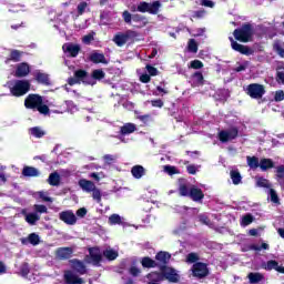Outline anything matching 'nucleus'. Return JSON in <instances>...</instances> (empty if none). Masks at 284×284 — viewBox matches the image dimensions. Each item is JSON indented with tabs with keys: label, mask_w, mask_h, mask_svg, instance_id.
Returning <instances> with one entry per match:
<instances>
[{
	"label": "nucleus",
	"mask_w": 284,
	"mask_h": 284,
	"mask_svg": "<svg viewBox=\"0 0 284 284\" xmlns=\"http://www.w3.org/2000/svg\"><path fill=\"white\" fill-rule=\"evenodd\" d=\"M136 132V124L134 123H125L120 128V135L118 136L121 143H129L130 139H125L128 134H134Z\"/></svg>",
	"instance_id": "nucleus-8"
},
{
	"label": "nucleus",
	"mask_w": 284,
	"mask_h": 284,
	"mask_svg": "<svg viewBox=\"0 0 284 284\" xmlns=\"http://www.w3.org/2000/svg\"><path fill=\"white\" fill-rule=\"evenodd\" d=\"M151 105L153 108H162L163 106V100H161V99L151 100Z\"/></svg>",
	"instance_id": "nucleus-63"
},
{
	"label": "nucleus",
	"mask_w": 284,
	"mask_h": 284,
	"mask_svg": "<svg viewBox=\"0 0 284 284\" xmlns=\"http://www.w3.org/2000/svg\"><path fill=\"white\" fill-rule=\"evenodd\" d=\"M123 21L128 23V26H132V21L134 24V28H145L148 26V18L145 16L135 13L132 14L130 11H123L122 13Z\"/></svg>",
	"instance_id": "nucleus-2"
},
{
	"label": "nucleus",
	"mask_w": 284,
	"mask_h": 284,
	"mask_svg": "<svg viewBox=\"0 0 284 284\" xmlns=\"http://www.w3.org/2000/svg\"><path fill=\"white\" fill-rule=\"evenodd\" d=\"M95 34L97 33L94 31H91L89 34L84 36L82 38L83 43L90 45V43H92V41L94 40Z\"/></svg>",
	"instance_id": "nucleus-50"
},
{
	"label": "nucleus",
	"mask_w": 284,
	"mask_h": 284,
	"mask_svg": "<svg viewBox=\"0 0 284 284\" xmlns=\"http://www.w3.org/2000/svg\"><path fill=\"white\" fill-rule=\"evenodd\" d=\"M21 214L24 216V220L29 225H37V222L41 221V215L39 213H28L27 210H22Z\"/></svg>",
	"instance_id": "nucleus-16"
},
{
	"label": "nucleus",
	"mask_w": 284,
	"mask_h": 284,
	"mask_svg": "<svg viewBox=\"0 0 284 284\" xmlns=\"http://www.w3.org/2000/svg\"><path fill=\"white\" fill-rule=\"evenodd\" d=\"M89 79H92L93 83H87V85H97V81H101V79H105V72L101 69L93 70L92 74H88Z\"/></svg>",
	"instance_id": "nucleus-20"
},
{
	"label": "nucleus",
	"mask_w": 284,
	"mask_h": 284,
	"mask_svg": "<svg viewBox=\"0 0 284 284\" xmlns=\"http://www.w3.org/2000/svg\"><path fill=\"white\" fill-rule=\"evenodd\" d=\"M161 2L154 1L153 3L140 2L138 4V12H149L150 14H159Z\"/></svg>",
	"instance_id": "nucleus-9"
},
{
	"label": "nucleus",
	"mask_w": 284,
	"mask_h": 284,
	"mask_svg": "<svg viewBox=\"0 0 284 284\" xmlns=\"http://www.w3.org/2000/svg\"><path fill=\"white\" fill-rule=\"evenodd\" d=\"M78 185L81 187L83 192L87 193L92 192L97 187V184H94V182L85 179L79 180Z\"/></svg>",
	"instance_id": "nucleus-19"
},
{
	"label": "nucleus",
	"mask_w": 284,
	"mask_h": 284,
	"mask_svg": "<svg viewBox=\"0 0 284 284\" xmlns=\"http://www.w3.org/2000/svg\"><path fill=\"white\" fill-rule=\"evenodd\" d=\"M103 255L108 261H115V258H119V251L112 247H106V250L103 251Z\"/></svg>",
	"instance_id": "nucleus-31"
},
{
	"label": "nucleus",
	"mask_w": 284,
	"mask_h": 284,
	"mask_svg": "<svg viewBox=\"0 0 284 284\" xmlns=\"http://www.w3.org/2000/svg\"><path fill=\"white\" fill-rule=\"evenodd\" d=\"M253 221H254V217L251 214H246L242 217L241 225L243 227H247V225H251Z\"/></svg>",
	"instance_id": "nucleus-47"
},
{
	"label": "nucleus",
	"mask_w": 284,
	"mask_h": 284,
	"mask_svg": "<svg viewBox=\"0 0 284 284\" xmlns=\"http://www.w3.org/2000/svg\"><path fill=\"white\" fill-rule=\"evenodd\" d=\"M246 163L251 170H256L261 165V161H258V158L256 156H246Z\"/></svg>",
	"instance_id": "nucleus-35"
},
{
	"label": "nucleus",
	"mask_w": 284,
	"mask_h": 284,
	"mask_svg": "<svg viewBox=\"0 0 284 284\" xmlns=\"http://www.w3.org/2000/svg\"><path fill=\"white\" fill-rule=\"evenodd\" d=\"M277 172V182L280 183L281 187L284 190V165H280L276 168Z\"/></svg>",
	"instance_id": "nucleus-42"
},
{
	"label": "nucleus",
	"mask_w": 284,
	"mask_h": 284,
	"mask_svg": "<svg viewBox=\"0 0 284 284\" xmlns=\"http://www.w3.org/2000/svg\"><path fill=\"white\" fill-rule=\"evenodd\" d=\"M72 268L78 272V274H85L88 272V270L85 268V264H83V262L79 261V260H73L72 262Z\"/></svg>",
	"instance_id": "nucleus-29"
},
{
	"label": "nucleus",
	"mask_w": 284,
	"mask_h": 284,
	"mask_svg": "<svg viewBox=\"0 0 284 284\" xmlns=\"http://www.w3.org/2000/svg\"><path fill=\"white\" fill-rule=\"evenodd\" d=\"M131 174L134 179H143L145 176V168L143 165H134L131 169Z\"/></svg>",
	"instance_id": "nucleus-27"
},
{
	"label": "nucleus",
	"mask_w": 284,
	"mask_h": 284,
	"mask_svg": "<svg viewBox=\"0 0 284 284\" xmlns=\"http://www.w3.org/2000/svg\"><path fill=\"white\" fill-rule=\"evenodd\" d=\"M239 136V130L230 129L219 132V140L221 143H227V141H234Z\"/></svg>",
	"instance_id": "nucleus-10"
},
{
	"label": "nucleus",
	"mask_w": 284,
	"mask_h": 284,
	"mask_svg": "<svg viewBox=\"0 0 284 284\" xmlns=\"http://www.w3.org/2000/svg\"><path fill=\"white\" fill-rule=\"evenodd\" d=\"M59 219L65 223V225H77V215L70 210L60 212Z\"/></svg>",
	"instance_id": "nucleus-12"
},
{
	"label": "nucleus",
	"mask_w": 284,
	"mask_h": 284,
	"mask_svg": "<svg viewBox=\"0 0 284 284\" xmlns=\"http://www.w3.org/2000/svg\"><path fill=\"white\" fill-rule=\"evenodd\" d=\"M189 196L190 199H192V201L199 202V201H203L205 195L203 194V191H201V189L196 186H191Z\"/></svg>",
	"instance_id": "nucleus-23"
},
{
	"label": "nucleus",
	"mask_w": 284,
	"mask_h": 284,
	"mask_svg": "<svg viewBox=\"0 0 284 284\" xmlns=\"http://www.w3.org/2000/svg\"><path fill=\"white\" fill-rule=\"evenodd\" d=\"M37 195L39 196V199H42V201H44L45 203H52V197L48 196V193L39 191Z\"/></svg>",
	"instance_id": "nucleus-52"
},
{
	"label": "nucleus",
	"mask_w": 284,
	"mask_h": 284,
	"mask_svg": "<svg viewBox=\"0 0 284 284\" xmlns=\"http://www.w3.org/2000/svg\"><path fill=\"white\" fill-rule=\"evenodd\" d=\"M33 77L38 83H42V85H50V75L48 73L37 70L33 72Z\"/></svg>",
	"instance_id": "nucleus-18"
},
{
	"label": "nucleus",
	"mask_w": 284,
	"mask_h": 284,
	"mask_svg": "<svg viewBox=\"0 0 284 284\" xmlns=\"http://www.w3.org/2000/svg\"><path fill=\"white\" fill-rule=\"evenodd\" d=\"M65 105H67L68 112H70L71 114H74V112H77L79 110L77 108V104H74V102H72V101H65Z\"/></svg>",
	"instance_id": "nucleus-51"
},
{
	"label": "nucleus",
	"mask_w": 284,
	"mask_h": 284,
	"mask_svg": "<svg viewBox=\"0 0 284 284\" xmlns=\"http://www.w3.org/2000/svg\"><path fill=\"white\" fill-rule=\"evenodd\" d=\"M262 268L266 270V272H272V270H276L278 268V262L274 261V260H270L267 262L262 263Z\"/></svg>",
	"instance_id": "nucleus-37"
},
{
	"label": "nucleus",
	"mask_w": 284,
	"mask_h": 284,
	"mask_svg": "<svg viewBox=\"0 0 284 284\" xmlns=\"http://www.w3.org/2000/svg\"><path fill=\"white\" fill-rule=\"evenodd\" d=\"M64 281L67 284H83V283H85L83 281V278L79 277V275L72 271L64 272Z\"/></svg>",
	"instance_id": "nucleus-15"
},
{
	"label": "nucleus",
	"mask_w": 284,
	"mask_h": 284,
	"mask_svg": "<svg viewBox=\"0 0 284 284\" xmlns=\"http://www.w3.org/2000/svg\"><path fill=\"white\" fill-rule=\"evenodd\" d=\"M139 274H141V270H139V267L132 266V267L130 268V275H131V276H139Z\"/></svg>",
	"instance_id": "nucleus-64"
},
{
	"label": "nucleus",
	"mask_w": 284,
	"mask_h": 284,
	"mask_svg": "<svg viewBox=\"0 0 284 284\" xmlns=\"http://www.w3.org/2000/svg\"><path fill=\"white\" fill-rule=\"evenodd\" d=\"M29 134L34 139H43L45 136V130L41 126H33L29 129Z\"/></svg>",
	"instance_id": "nucleus-28"
},
{
	"label": "nucleus",
	"mask_w": 284,
	"mask_h": 284,
	"mask_svg": "<svg viewBox=\"0 0 284 284\" xmlns=\"http://www.w3.org/2000/svg\"><path fill=\"white\" fill-rule=\"evenodd\" d=\"M10 92L13 97H23L30 92V81L28 80H17L10 84Z\"/></svg>",
	"instance_id": "nucleus-3"
},
{
	"label": "nucleus",
	"mask_w": 284,
	"mask_h": 284,
	"mask_svg": "<svg viewBox=\"0 0 284 284\" xmlns=\"http://www.w3.org/2000/svg\"><path fill=\"white\" fill-rule=\"evenodd\" d=\"M21 241L23 245H28V243H30V245H39V243H41V237L37 233H31L28 237H24Z\"/></svg>",
	"instance_id": "nucleus-25"
},
{
	"label": "nucleus",
	"mask_w": 284,
	"mask_h": 284,
	"mask_svg": "<svg viewBox=\"0 0 284 284\" xmlns=\"http://www.w3.org/2000/svg\"><path fill=\"white\" fill-rule=\"evenodd\" d=\"M160 274H162L163 281L165 278L169 283H179V273L172 267H164Z\"/></svg>",
	"instance_id": "nucleus-11"
},
{
	"label": "nucleus",
	"mask_w": 284,
	"mask_h": 284,
	"mask_svg": "<svg viewBox=\"0 0 284 284\" xmlns=\"http://www.w3.org/2000/svg\"><path fill=\"white\" fill-rule=\"evenodd\" d=\"M89 59L92 63H102L103 65H108V63H110V61L105 59V55L99 52L91 53Z\"/></svg>",
	"instance_id": "nucleus-24"
},
{
	"label": "nucleus",
	"mask_w": 284,
	"mask_h": 284,
	"mask_svg": "<svg viewBox=\"0 0 284 284\" xmlns=\"http://www.w3.org/2000/svg\"><path fill=\"white\" fill-rule=\"evenodd\" d=\"M57 256L58 258H63V260L70 258V256H72V248L70 247L58 248Z\"/></svg>",
	"instance_id": "nucleus-32"
},
{
	"label": "nucleus",
	"mask_w": 284,
	"mask_h": 284,
	"mask_svg": "<svg viewBox=\"0 0 284 284\" xmlns=\"http://www.w3.org/2000/svg\"><path fill=\"white\" fill-rule=\"evenodd\" d=\"M89 263H92V265H99L101 263V251L98 247H93L89 250Z\"/></svg>",
	"instance_id": "nucleus-17"
},
{
	"label": "nucleus",
	"mask_w": 284,
	"mask_h": 284,
	"mask_svg": "<svg viewBox=\"0 0 284 284\" xmlns=\"http://www.w3.org/2000/svg\"><path fill=\"white\" fill-rule=\"evenodd\" d=\"M247 278H248V283L258 284L265 281V275L258 272H251L248 273Z\"/></svg>",
	"instance_id": "nucleus-22"
},
{
	"label": "nucleus",
	"mask_w": 284,
	"mask_h": 284,
	"mask_svg": "<svg viewBox=\"0 0 284 284\" xmlns=\"http://www.w3.org/2000/svg\"><path fill=\"white\" fill-rule=\"evenodd\" d=\"M26 108H29L31 110H38L40 114H49L50 108L48 105L43 104V98H41L38 94H30L24 101Z\"/></svg>",
	"instance_id": "nucleus-1"
},
{
	"label": "nucleus",
	"mask_w": 284,
	"mask_h": 284,
	"mask_svg": "<svg viewBox=\"0 0 284 284\" xmlns=\"http://www.w3.org/2000/svg\"><path fill=\"white\" fill-rule=\"evenodd\" d=\"M273 50L284 59V42L283 41H275L273 44Z\"/></svg>",
	"instance_id": "nucleus-41"
},
{
	"label": "nucleus",
	"mask_w": 284,
	"mask_h": 284,
	"mask_svg": "<svg viewBox=\"0 0 284 284\" xmlns=\"http://www.w3.org/2000/svg\"><path fill=\"white\" fill-rule=\"evenodd\" d=\"M28 74H30V65L28 63L22 62L17 65L16 77L23 78V77H28Z\"/></svg>",
	"instance_id": "nucleus-21"
},
{
	"label": "nucleus",
	"mask_w": 284,
	"mask_h": 284,
	"mask_svg": "<svg viewBox=\"0 0 284 284\" xmlns=\"http://www.w3.org/2000/svg\"><path fill=\"white\" fill-rule=\"evenodd\" d=\"M110 225H123V217L119 214H112L109 217Z\"/></svg>",
	"instance_id": "nucleus-43"
},
{
	"label": "nucleus",
	"mask_w": 284,
	"mask_h": 284,
	"mask_svg": "<svg viewBox=\"0 0 284 284\" xmlns=\"http://www.w3.org/2000/svg\"><path fill=\"white\" fill-rule=\"evenodd\" d=\"M268 196L272 203H278V194H276V191L274 189L268 190Z\"/></svg>",
	"instance_id": "nucleus-54"
},
{
	"label": "nucleus",
	"mask_w": 284,
	"mask_h": 284,
	"mask_svg": "<svg viewBox=\"0 0 284 284\" xmlns=\"http://www.w3.org/2000/svg\"><path fill=\"white\" fill-rule=\"evenodd\" d=\"M156 261H160V263H168L170 261L171 255L168 252H160L155 255Z\"/></svg>",
	"instance_id": "nucleus-44"
},
{
	"label": "nucleus",
	"mask_w": 284,
	"mask_h": 284,
	"mask_svg": "<svg viewBox=\"0 0 284 284\" xmlns=\"http://www.w3.org/2000/svg\"><path fill=\"white\" fill-rule=\"evenodd\" d=\"M89 11H90V6L85 1H82L77 6V17H81Z\"/></svg>",
	"instance_id": "nucleus-36"
},
{
	"label": "nucleus",
	"mask_w": 284,
	"mask_h": 284,
	"mask_svg": "<svg viewBox=\"0 0 284 284\" xmlns=\"http://www.w3.org/2000/svg\"><path fill=\"white\" fill-rule=\"evenodd\" d=\"M179 191L181 196H190V189L185 184L180 185Z\"/></svg>",
	"instance_id": "nucleus-58"
},
{
	"label": "nucleus",
	"mask_w": 284,
	"mask_h": 284,
	"mask_svg": "<svg viewBox=\"0 0 284 284\" xmlns=\"http://www.w3.org/2000/svg\"><path fill=\"white\" fill-rule=\"evenodd\" d=\"M48 183L49 185L58 186L61 183V175L57 172L51 173L49 175Z\"/></svg>",
	"instance_id": "nucleus-39"
},
{
	"label": "nucleus",
	"mask_w": 284,
	"mask_h": 284,
	"mask_svg": "<svg viewBox=\"0 0 284 284\" xmlns=\"http://www.w3.org/2000/svg\"><path fill=\"white\" fill-rule=\"evenodd\" d=\"M136 37H139V33L136 31L128 30L126 32L115 34L113 38V42L119 48H123V45H125L128 41H134Z\"/></svg>",
	"instance_id": "nucleus-4"
},
{
	"label": "nucleus",
	"mask_w": 284,
	"mask_h": 284,
	"mask_svg": "<svg viewBox=\"0 0 284 284\" xmlns=\"http://www.w3.org/2000/svg\"><path fill=\"white\" fill-rule=\"evenodd\" d=\"M33 210L36 214H39L41 216V214H48V206L43 205V204H36L33 205Z\"/></svg>",
	"instance_id": "nucleus-45"
},
{
	"label": "nucleus",
	"mask_w": 284,
	"mask_h": 284,
	"mask_svg": "<svg viewBox=\"0 0 284 284\" xmlns=\"http://www.w3.org/2000/svg\"><path fill=\"white\" fill-rule=\"evenodd\" d=\"M277 83H282V85H284V68H278L277 69Z\"/></svg>",
	"instance_id": "nucleus-55"
},
{
	"label": "nucleus",
	"mask_w": 284,
	"mask_h": 284,
	"mask_svg": "<svg viewBox=\"0 0 284 284\" xmlns=\"http://www.w3.org/2000/svg\"><path fill=\"white\" fill-rule=\"evenodd\" d=\"M143 267H156V262L150 257H144L142 260Z\"/></svg>",
	"instance_id": "nucleus-48"
},
{
	"label": "nucleus",
	"mask_w": 284,
	"mask_h": 284,
	"mask_svg": "<svg viewBox=\"0 0 284 284\" xmlns=\"http://www.w3.org/2000/svg\"><path fill=\"white\" fill-rule=\"evenodd\" d=\"M103 160L105 161V163L108 165H112V163H114V161H116V156L106 154L103 156Z\"/></svg>",
	"instance_id": "nucleus-60"
},
{
	"label": "nucleus",
	"mask_w": 284,
	"mask_h": 284,
	"mask_svg": "<svg viewBox=\"0 0 284 284\" xmlns=\"http://www.w3.org/2000/svg\"><path fill=\"white\" fill-rule=\"evenodd\" d=\"M187 50L189 52H193L194 54L199 52V44L194 39L189 40Z\"/></svg>",
	"instance_id": "nucleus-46"
},
{
	"label": "nucleus",
	"mask_w": 284,
	"mask_h": 284,
	"mask_svg": "<svg viewBox=\"0 0 284 284\" xmlns=\"http://www.w3.org/2000/svg\"><path fill=\"white\" fill-rule=\"evenodd\" d=\"M193 275L197 278H204V276H207L209 270L207 264L197 262L192 267Z\"/></svg>",
	"instance_id": "nucleus-13"
},
{
	"label": "nucleus",
	"mask_w": 284,
	"mask_h": 284,
	"mask_svg": "<svg viewBox=\"0 0 284 284\" xmlns=\"http://www.w3.org/2000/svg\"><path fill=\"white\" fill-rule=\"evenodd\" d=\"M200 3L205 8H214V1L211 0H200Z\"/></svg>",
	"instance_id": "nucleus-62"
},
{
	"label": "nucleus",
	"mask_w": 284,
	"mask_h": 284,
	"mask_svg": "<svg viewBox=\"0 0 284 284\" xmlns=\"http://www.w3.org/2000/svg\"><path fill=\"white\" fill-rule=\"evenodd\" d=\"M246 94L251 97V99H263L265 94V87L258 83H252L246 88Z\"/></svg>",
	"instance_id": "nucleus-7"
},
{
	"label": "nucleus",
	"mask_w": 284,
	"mask_h": 284,
	"mask_svg": "<svg viewBox=\"0 0 284 284\" xmlns=\"http://www.w3.org/2000/svg\"><path fill=\"white\" fill-rule=\"evenodd\" d=\"M230 176L233 185H240L241 181H243V178L241 176V172H239V170H232L230 172Z\"/></svg>",
	"instance_id": "nucleus-38"
},
{
	"label": "nucleus",
	"mask_w": 284,
	"mask_h": 284,
	"mask_svg": "<svg viewBox=\"0 0 284 284\" xmlns=\"http://www.w3.org/2000/svg\"><path fill=\"white\" fill-rule=\"evenodd\" d=\"M252 34H254V31L250 24H244L241 29H235L233 32L236 41H242V43H247L252 39Z\"/></svg>",
	"instance_id": "nucleus-5"
},
{
	"label": "nucleus",
	"mask_w": 284,
	"mask_h": 284,
	"mask_svg": "<svg viewBox=\"0 0 284 284\" xmlns=\"http://www.w3.org/2000/svg\"><path fill=\"white\" fill-rule=\"evenodd\" d=\"M163 170L169 176H173V174H179V171L176 170V166L172 165H164Z\"/></svg>",
	"instance_id": "nucleus-49"
},
{
	"label": "nucleus",
	"mask_w": 284,
	"mask_h": 284,
	"mask_svg": "<svg viewBox=\"0 0 284 284\" xmlns=\"http://www.w3.org/2000/svg\"><path fill=\"white\" fill-rule=\"evenodd\" d=\"M274 99L276 102L284 101V92L283 90H278L275 92Z\"/></svg>",
	"instance_id": "nucleus-61"
},
{
	"label": "nucleus",
	"mask_w": 284,
	"mask_h": 284,
	"mask_svg": "<svg viewBox=\"0 0 284 284\" xmlns=\"http://www.w3.org/2000/svg\"><path fill=\"white\" fill-rule=\"evenodd\" d=\"M231 41V47L235 52H241V54H250V49L243 44H239V42L234 41V38H229Z\"/></svg>",
	"instance_id": "nucleus-26"
},
{
	"label": "nucleus",
	"mask_w": 284,
	"mask_h": 284,
	"mask_svg": "<svg viewBox=\"0 0 284 284\" xmlns=\"http://www.w3.org/2000/svg\"><path fill=\"white\" fill-rule=\"evenodd\" d=\"M199 261V254L196 253H189L186 256V263H196Z\"/></svg>",
	"instance_id": "nucleus-56"
},
{
	"label": "nucleus",
	"mask_w": 284,
	"mask_h": 284,
	"mask_svg": "<svg viewBox=\"0 0 284 284\" xmlns=\"http://www.w3.org/2000/svg\"><path fill=\"white\" fill-rule=\"evenodd\" d=\"M272 168H274V162L271 159H262L260 161L262 172H267V170H272Z\"/></svg>",
	"instance_id": "nucleus-34"
},
{
	"label": "nucleus",
	"mask_w": 284,
	"mask_h": 284,
	"mask_svg": "<svg viewBox=\"0 0 284 284\" xmlns=\"http://www.w3.org/2000/svg\"><path fill=\"white\" fill-rule=\"evenodd\" d=\"M203 73L201 72H195L192 77H191V85L193 88H199V85H203Z\"/></svg>",
	"instance_id": "nucleus-30"
},
{
	"label": "nucleus",
	"mask_w": 284,
	"mask_h": 284,
	"mask_svg": "<svg viewBox=\"0 0 284 284\" xmlns=\"http://www.w3.org/2000/svg\"><path fill=\"white\" fill-rule=\"evenodd\" d=\"M190 68H193V70H201V68H203V62H201V60H193L191 61Z\"/></svg>",
	"instance_id": "nucleus-57"
},
{
	"label": "nucleus",
	"mask_w": 284,
	"mask_h": 284,
	"mask_svg": "<svg viewBox=\"0 0 284 284\" xmlns=\"http://www.w3.org/2000/svg\"><path fill=\"white\" fill-rule=\"evenodd\" d=\"M62 50L64 54L68 57H79V52H81V47L79 44H74L72 42L64 43L62 45Z\"/></svg>",
	"instance_id": "nucleus-14"
},
{
	"label": "nucleus",
	"mask_w": 284,
	"mask_h": 284,
	"mask_svg": "<svg viewBox=\"0 0 284 284\" xmlns=\"http://www.w3.org/2000/svg\"><path fill=\"white\" fill-rule=\"evenodd\" d=\"M11 61H21V52L13 50L10 55Z\"/></svg>",
	"instance_id": "nucleus-59"
},
{
	"label": "nucleus",
	"mask_w": 284,
	"mask_h": 284,
	"mask_svg": "<svg viewBox=\"0 0 284 284\" xmlns=\"http://www.w3.org/2000/svg\"><path fill=\"white\" fill-rule=\"evenodd\" d=\"M256 187H266V190H271L272 183H270V180L261 176L255 178Z\"/></svg>",
	"instance_id": "nucleus-33"
},
{
	"label": "nucleus",
	"mask_w": 284,
	"mask_h": 284,
	"mask_svg": "<svg viewBox=\"0 0 284 284\" xmlns=\"http://www.w3.org/2000/svg\"><path fill=\"white\" fill-rule=\"evenodd\" d=\"M22 174L23 176H39V170L33 166H24Z\"/></svg>",
	"instance_id": "nucleus-40"
},
{
	"label": "nucleus",
	"mask_w": 284,
	"mask_h": 284,
	"mask_svg": "<svg viewBox=\"0 0 284 284\" xmlns=\"http://www.w3.org/2000/svg\"><path fill=\"white\" fill-rule=\"evenodd\" d=\"M92 192V199L93 201H97V203L101 202V190L97 189V186L94 187Z\"/></svg>",
	"instance_id": "nucleus-53"
},
{
	"label": "nucleus",
	"mask_w": 284,
	"mask_h": 284,
	"mask_svg": "<svg viewBox=\"0 0 284 284\" xmlns=\"http://www.w3.org/2000/svg\"><path fill=\"white\" fill-rule=\"evenodd\" d=\"M68 83L70 85H77V83H84V85H88V83H94L92 78H88V72L84 70H78L74 72V78H69Z\"/></svg>",
	"instance_id": "nucleus-6"
}]
</instances>
